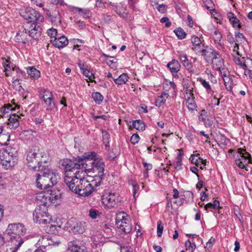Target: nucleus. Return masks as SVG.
Listing matches in <instances>:
<instances>
[{
  "label": "nucleus",
  "instance_id": "nucleus-42",
  "mask_svg": "<svg viewBox=\"0 0 252 252\" xmlns=\"http://www.w3.org/2000/svg\"><path fill=\"white\" fill-rule=\"evenodd\" d=\"M132 126L139 131H143L145 129L144 124L140 120L134 121L132 123Z\"/></svg>",
  "mask_w": 252,
  "mask_h": 252
},
{
  "label": "nucleus",
  "instance_id": "nucleus-17",
  "mask_svg": "<svg viewBox=\"0 0 252 252\" xmlns=\"http://www.w3.org/2000/svg\"><path fill=\"white\" fill-rule=\"evenodd\" d=\"M2 65L4 68V71L6 76H9L13 75L16 72L20 77V74H23V72L18 68L14 67L10 64V63L8 60L3 61Z\"/></svg>",
  "mask_w": 252,
  "mask_h": 252
},
{
  "label": "nucleus",
  "instance_id": "nucleus-34",
  "mask_svg": "<svg viewBox=\"0 0 252 252\" xmlns=\"http://www.w3.org/2000/svg\"><path fill=\"white\" fill-rule=\"evenodd\" d=\"M179 59L183 65L187 68H190L192 66L191 63L188 59L187 56L181 53L179 55Z\"/></svg>",
  "mask_w": 252,
  "mask_h": 252
},
{
  "label": "nucleus",
  "instance_id": "nucleus-52",
  "mask_svg": "<svg viewBox=\"0 0 252 252\" xmlns=\"http://www.w3.org/2000/svg\"><path fill=\"white\" fill-rule=\"evenodd\" d=\"M99 215V211L95 209H91L89 211V216L92 219H96Z\"/></svg>",
  "mask_w": 252,
  "mask_h": 252
},
{
  "label": "nucleus",
  "instance_id": "nucleus-63",
  "mask_svg": "<svg viewBox=\"0 0 252 252\" xmlns=\"http://www.w3.org/2000/svg\"><path fill=\"white\" fill-rule=\"evenodd\" d=\"M182 161L177 160L174 164V167L175 169L177 171L180 170L182 169Z\"/></svg>",
  "mask_w": 252,
  "mask_h": 252
},
{
  "label": "nucleus",
  "instance_id": "nucleus-12",
  "mask_svg": "<svg viewBox=\"0 0 252 252\" xmlns=\"http://www.w3.org/2000/svg\"><path fill=\"white\" fill-rule=\"evenodd\" d=\"M116 223L118 228L125 233H129L132 230L129 216L122 212L117 214L116 218Z\"/></svg>",
  "mask_w": 252,
  "mask_h": 252
},
{
  "label": "nucleus",
  "instance_id": "nucleus-57",
  "mask_svg": "<svg viewBox=\"0 0 252 252\" xmlns=\"http://www.w3.org/2000/svg\"><path fill=\"white\" fill-rule=\"evenodd\" d=\"M120 252H133V251L129 245H123L120 247Z\"/></svg>",
  "mask_w": 252,
  "mask_h": 252
},
{
  "label": "nucleus",
  "instance_id": "nucleus-45",
  "mask_svg": "<svg viewBox=\"0 0 252 252\" xmlns=\"http://www.w3.org/2000/svg\"><path fill=\"white\" fill-rule=\"evenodd\" d=\"M198 80L199 81L203 87L206 89V91L208 93L210 94L211 93L213 92V91L212 90L209 82L201 78H198Z\"/></svg>",
  "mask_w": 252,
  "mask_h": 252
},
{
  "label": "nucleus",
  "instance_id": "nucleus-10",
  "mask_svg": "<svg viewBox=\"0 0 252 252\" xmlns=\"http://www.w3.org/2000/svg\"><path fill=\"white\" fill-rule=\"evenodd\" d=\"M233 60L236 64L239 65L244 70L245 75L252 79V60L249 58L237 56L232 54Z\"/></svg>",
  "mask_w": 252,
  "mask_h": 252
},
{
  "label": "nucleus",
  "instance_id": "nucleus-58",
  "mask_svg": "<svg viewBox=\"0 0 252 252\" xmlns=\"http://www.w3.org/2000/svg\"><path fill=\"white\" fill-rule=\"evenodd\" d=\"M139 139L140 137L139 135L135 133L131 136L130 138V142L132 144L135 145L139 142Z\"/></svg>",
  "mask_w": 252,
  "mask_h": 252
},
{
  "label": "nucleus",
  "instance_id": "nucleus-47",
  "mask_svg": "<svg viewBox=\"0 0 252 252\" xmlns=\"http://www.w3.org/2000/svg\"><path fill=\"white\" fill-rule=\"evenodd\" d=\"M79 14L84 18H87L91 16V12L89 9L77 8Z\"/></svg>",
  "mask_w": 252,
  "mask_h": 252
},
{
  "label": "nucleus",
  "instance_id": "nucleus-26",
  "mask_svg": "<svg viewBox=\"0 0 252 252\" xmlns=\"http://www.w3.org/2000/svg\"><path fill=\"white\" fill-rule=\"evenodd\" d=\"M190 160L192 163L195 164L197 166H200L201 169L206 165V161L200 157L199 154H192L190 156Z\"/></svg>",
  "mask_w": 252,
  "mask_h": 252
},
{
  "label": "nucleus",
  "instance_id": "nucleus-37",
  "mask_svg": "<svg viewBox=\"0 0 252 252\" xmlns=\"http://www.w3.org/2000/svg\"><path fill=\"white\" fill-rule=\"evenodd\" d=\"M215 43L217 44V47L219 48V46L221 48H223V44L221 43V40L222 38L221 34L218 30H215L214 32V37H213Z\"/></svg>",
  "mask_w": 252,
  "mask_h": 252
},
{
  "label": "nucleus",
  "instance_id": "nucleus-46",
  "mask_svg": "<svg viewBox=\"0 0 252 252\" xmlns=\"http://www.w3.org/2000/svg\"><path fill=\"white\" fill-rule=\"evenodd\" d=\"M174 32L175 33L177 36L181 39L185 38L187 35L186 32L181 28H178L175 30Z\"/></svg>",
  "mask_w": 252,
  "mask_h": 252
},
{
  "label": "nucleus",
  "instance_id": "nucleus-53",
  "mask_svg": "<svg viewBox=\"0 0 252 252\" xmlns=\"http://www.w3.org/2000/svg\"><path fill=\"white\" fill-rule=\"evenodd\" d=\"M57 30L54 28H50L47 31V35L52 38H54L55 39V38H57Z\"/></svg>",
  "mask_w": 252,
  "mask_h": 252
},
{
  "label": "nucleus",
  "instance_id": "nucleus-49",
  "mask_svg": "<svg viewBox=\"0 0 252 252\" xmlns=\"http://www.w3.org/2000/svg\"><path fill=\"white\" fill-rule=\"evenodd\" d=\"M185 247L187 250H189L191 252H193L196 249V245L195 243H191L189 240L186 241Z\"/></svg>",
  "mask_w": 252,
  "mask_h": 252
},
{
  "label": "nucleus",
  "instance_id": "nucleus-5",
  "mask_svg": "<svg viewBox=\"0 0 252 252\" xmlns=\"http://www.w3.org/2000/svg\"><path fill=\"white\" fill-rule=\"evenodd\" d=\"M38 205L33 213V220L36 223L45 224L51 222V217L48 213V205L37 201Z\"/></svg>",
  "mask_w": 252,
  "mask_h": 252
},
{
  "label": "nucleus",
  "instance_id": "nucleus-14",
  "mask_svg": "<svg viewBox=\"0 0 252 252\" xmlns=\"http://www.w3.org/2000/svg\"><path fill=\"white\" fill-rule=\"evenodd\" d=\"M237 152L239 154L238 158L235 159L236 165L241 169H245L248 171L247 166L249 163L252 162V158L251 155L246 150L239 148L237 149Z\"/></svg>",
  "mask_w": 252,
  "mask_h": 252
},
{
  "label": "nucleus",
  "instance_id": "nucleus-55",
  "mask_svg": "<svg viewBox=\"0 0 252 252\" xmlns=\"http://www.w3.org/2000/svg\"><path fill=\"white\" fill-rule=\"evenodd\" d=\"M48 246H58L60 244V241L57 240L55 238L52 237L49 235V239H48Z\"/></svg>",
  "mask_w": 252,
  "mask_h": 252
},
{
  "label": "nucleus",
  "instance_id": "nucleus-13",
  "mask_svg": "<svg viewBox=\"0 0 252 252\" xmlns=\"http://www.w3.org/2000/svg\"><path fill=\"white\" fill-rule=\"evenodd\" d=\"M86 222L77 221L74 219L68 220L64 226V229L74 234H82L85 230Z\"/></svg>",
  "mask_w": 252,
  "mask_h": 252
},
{
  "label": "nucleus",
  "instance_id": "nucleus-31",
  "mask_svg": "<svg viewBox=\"0 0 252 252\" xmlns=\"http://www.w3.org/2000/svg\"><path fill=\"white\" fill-rule=\"evenodd\" d=\"M28 75L32 78L37 79L40 77V72L34 66H29L27 68Z\"/></svg>",
  "mask_w": 252,
  "mask_h": 252
},
{
  "label": "nucleus",
  "instance_id": "nucleus-28",
  "mask_svg": "<svg viewBox=\"0 0 252 252\" xmlns=\"http://www.w3.org/2000/svg\"><path fill=\"white\" fill-rule=\"evenodd\" d=\"M13 101L14 100H12L11 101V102H12V104L8 103L4 104L3 107H1L0 108V112L2 114L4 115L6 113H9L10 111L15 110L16 108L19 109L20 108V106L17 104Z\"/></svg>",
  "mask_w": 252,
  "mask_h": 252
},
{
  "label": "nucleus",
  "instance_id": "nucleus-22",
  "mask_svg": "<svg viewBox=\"0 0 252 252\" xmlns=\"http://www.w3.org/2000/svg\"><path fill=\"white\" fill-rule=\"evenodd\" d=\"M72 174H73V177L77 179L79 181L83 180H87L86 178L87 174H89L88 172L84 169L82 168H77L76 167H73L71 169Z\"/></svg>",
  "mask_w": 252,
  "mask_h": 252
},
{
  "label": "nucleus",
  "instance_id": "nucleus-44",
  "mask_svg": "<svg viewBox=\"0 0 252 252\" xmlns=\"http://www.w3.org/2000/svg\"><path fill=\"white\" fill-rule=\"evenodd\" d=\"M220 208V202L218 200H215L213 203H208L205 206L204 209L208 210L209 209L214 210H218Z\"/></svg>",
  "mask_w": 252,
  "mask_h": 252
},
{
  "label": "nucleus",
  "instance_id": "nucleus-20",
  "mask_svg": "<svg viewBox=\"0 0 252 252\" xmlns=\"http://www.w3.org/2000/svg\"><path fill=\"white\" fill-rule=\"evenodd\" d=\"M28 31L29 37L38 40L41 35V29L38 24L32 23Z\"/></svg>",
  "mask_w": 252,
  "mask_h": 252
},
{
  "label": "nucleus",
  "instance_id": "nucleus-33",
  "mask_svg": "<svg viewBox=\"0 0 252 252\" xmlns=\"http://www.w3.org/2000/svg\"><path fill=\"white\" fill-rule=\"evenodd\" d=\"M129 77L126 73H123L117 78L113 79L114 81L117 85L125 84L128 80Z\"/></svg>",
  "mask_w": 252,
  "mask_h": 252
},
{
  "label": "nucleus",
  "instance_id": "nucleus-48",
  "mask_svg": "<svg viewBox=\"0 0 252 252\" xmlns=\"http://www.w3.org/2000/svg\"><path fill=\"white\" fill-rule=\"evenodd\" d=\"M235 37L236 41L237 43H241L245 40V37L244 34L242 33H240L238 32H235Z\"/></svg>",
  "mask_w": 252,
  "mask_h": 252
},
{
  "label": "nucleus",
  "instance_id": "nucleus-6",
  "mask_svg": "<svg viewBox=\"0 0 252 252\" xmlns=\"http://www.w3.org/2000/svg\"><path fill=\"white\" fill-rule=\"evenodd\" d=\"M0 159L4 168L10 169L17 162V152L15 149L8 148L0 152Z\"/></svg>",
  "mask_w": 252,
  "mask_h": 252
},
{
  "label": "nucleus",
  "instance_id": "nucleus-60",
  "mask_svg": "<svg viewBox=\"0 0 252 252\" xmlns=\"http://www.w3.org/2000/svg\"><path fill=\"white\" fill-rule=\"evenodd\" d=\"M227 41L230 44V45L234 44L237 43L236 41L235 38H234L233 36V35L230 33H229L227 34Z\"/></svg>",
  "mask_w": 252,
  "mask_h": 252
},
{
  "label": "nucleus",
  "instance_id": "nucleus-16",
  "mask_svg": "<svg viewBox=\"0 0 252 252\" xmlns=\"http://www.w3.org/2000/svg\"><path fill=\"white\" fill-rule=\"evenodd\" d=\"M220 71L221 77L224 81V84L226 89L229 92H232L233 80L230 76L229 71L227 68L223 66L220 69H218Z\"/></svg>",
  "mask_w": 252,
  "mask_h": 252
},
{
  "label": "nucleus",
  "instance_id": "nucleus-36",
  "mask_svg": "<svg viewBox=\"0 0 252 252\" xmlns=\"http://www.w3.org/2000/svg\"><path fill=\"white\" fill-rule=\"evenodd\" d=\"M49 239V235L42 236L38 240L36 245L40 247L46 248L48 246V239Z\"/></svg>",
  "mask_w": 252,
  "mask_h": 252
},
{
  "label": "nucleus",
  "instance_id": "nucleus-41",
  "mask_svg": "<svg viewBox=\"0 0 252 252\" xmlns=\"http://www.w3.org/2000/svg\"><path fill=\"white\" fill-rule=\"evenodd\" d=\"M186 104L189 110L191 111L195 110L197 107L194 98H187L186 101Z\"/></svg>",
  "mask_w": 252,
  "mask_h": 252
},
{
  "label": "nucleus",
  "instance_id": "nucleus-21",
  "mask_svg": "<svg viewBox=\"0 0 252 252\" xmlns=\"http://www.w3.org/2000/svg\"><path fill=\"white\" fill-rule=\"evenodd\" d=\"M191 42L192 44L191 49L194 51L195 53H198L200 50L202 49L205 45L204 41L202 38L198 37L196 35H192L190 39Z\"/></svg>",
  "mask_w": 252,
  "mask_h": 252
},
{
  "label": "nucleus",
  "instance_id": "nucleus-24",
  "mask_svg": "<svg viewBox=\"0 0 252 252\" xmlns=\"http://www.w3.org/2000/svg\"><path fill=\"white\" fill-rule=\"evenodd\" d=\"M212 59V65L214 69L218 70L221 69L224 66L223 60L221 58L220 54L218 52L215 53Z\"/></svg>",
  "mask_w": 252,
  "mask_h": 252
},
{
  "label": "nucleus",
  "instance_id": "nucleus-15",
  "mask_svg": "<svg viewBox=\"0 0 252 252\" xmlns=\"http://www.w3.org/2000/svg\"><path fill=\"white\" fill-rule=\"evenodd\" d=\"M121 201V198L118 194L116 193H109L102 196V202L103 204L108 209L115 207L116 204Z\"/></svg>",
  "mask_w": 252,
  "mask_h": 252
},
{
  "label": "nucleus",
  "instance_id": "nucleus-25",
  "mask_svg": "<svg viewBox=\"0 0 252 252\" xmlns=\"http://www.w3.org/2000/svg\"><path fill=\"white\" fill-rule=\"evenodd\" d=\"M167 67L170 70L175 77L178 78L177 73L180 70L181 65L179 62L176 60H173L167 65Z\"/></svg>",
  "mask_w": 252,
  "mask_h": 252
},
{
  "label": "nucleus",
  "instance_id": "nucleus-35",
  "mask_svg": "<svg viewBox=\"0 0 252 252\" xmlns=\"http://www.w3.org/2000/svg\"><path fill=\"white\" fill-rule=\"evenodd\" d=\"M210 94L213 97L212 104L214 106H219L220 103V100L223 97L222 94L220 93L218 95L216 91H213Z\"/></svg>",
  "mask_w": 252,
  "mask_h": 252
},
{
  "label": "nucleus",
  "instance_id": "nucleus-4",
  "mask_svg": "<svg viewBox=\"0 0 252 252\" xmlns=\"http://www.w3.org/2000/svg\"><path fill=\"white\" fill-rule=\"evenodd\" d=\"M40 173L36 175V187L41 189H47L56 185L60 179V176L55 170L49 168L47 165L43 167Z\"/></svg>",
  "mask_w": 252,
  "mask_h": 252
},
{
  "label": "nucleus",
  "instance_id": "nucleus-38",
  "mask_svg": "<svg viewBox=\"0 0 252 252\" xmlns=\"http://www.w3.org/2000/svg\"><path fill=\"white\" fill-rule=\"evenodd\" d=\"M10 134L8 133H1L0 134V144L2 146L8 145L10 140Z\"/></svg>",
  "mask_w": 252,
  "mask_h": 252
},
{
  "label": "nucleus",
  "instance_id": "nucleus-56",
  "mask_svg": "<svg viewBox=\"0 0 252 252\" xmlns=\"http://www.w3.org/2000/svg\"><path fill=\"white\" fill-rule=\"evenodd\" d=\"M163 230V226L161 224V221H158L157 223V235L158 237H161Z\"/></svg>",
  "mask_w": 252,
  "mask_h": 252
},
{
  "label": "nucleus",
  "instance_id": "nucleus-64",
  "mask_svg": "<svg viewBox=\"0 0 252 252\" xmlns=\"http://www.w3.org/2000/svg\"><path fill=\"white\" fill-rule=\"evenodd\" d=\"M157 9L160 13H164L166 11V5L163 4H159L158 6Z\"/></svg>",
  "mask_w": 252,
  "mask_h": 252
},
{
  "label": "nucleus",
  "instance_id": "nucleus-50",
  "mask_svg": "<svg viewBox=\"0 0 252 252\" xmlns=\"http://www.w3.org/2000/svg\"><path fill=\"white\" fill-rule=\"evenodd\" d=\"M207 113L206 110H202L200 111V114L198 116V119L200 121H201L204 123L205 125H206V118L207 117Z\"/></svg>",
  "mask_w": 252,
  "mask_h": 252
},
{
  "label": "nucleus",
  "instance_id": "nucleus-18",
  "mask_svg": "<svg viewBox=\"0 0 252 252\" xmlns=\"http://www.w3.org/2000/svg\"><path fill=\"white\" fill-rule=\"evenodd\" d=\"M43 93L42 97L45 103L47 105V110H53L55 107L54 97L52 92L48 90L43 89L41 90Z\"/></svg>",
  "mask_w": 252,
  "mask_h": 252
},
{
  "label": "nucleus",
  "instance_id": "nucleus-23",
  "mask_svg": "<svg viewBox=\"0 0 252 252\" xmlns=\"http://www.w3.org/2000/svg\"><path fill=\"white\" fill-rule=\"evenodd\" d=\"M20 116L13 114L10 116L6 123L7 127L12 130H15L19 126V119Z\"/></svg>",
  "mask_w": 252,
  "mask_h": 252
},
{
  "label": "nucleus",
  "instance_id": "nucleus-9",
  "mask_svg": "<svg viewBox=\"0 0 252 252\" xmlns=\"http://www.w3.org/2000/svg\"><path fill=\"white\" fill-rule=\"evenodd\" d=\"M65 159L61 160L62 165L64 167V182L68 187V188L74 193H77L78 188L79 187V181L73 177V174H72L71 169L75 166L68 167V166L64 165L63 162Z\"/></svg>",
  "mask_w": 252,
  "mask_h": 252
},
{
  "label": "nucleus",
  "instance_id": "nucleus-61",
  "mask_svg": "<svg viewBox=\"0 0 252 252\" xmlns=\"http://www.w3.org/2000/svg\"><path fill=\"white\" fill-rule=\"evenodd\" d=\"M186 95H185V98L186 99H187V98H195L193 94V89H191V90H189V91H186Z\"/></svg>",
  "mask_w": 252,
  "mask_h": 252
},
{
  "label": "nucleus",
  "instance_id": "nucleus-7",
  "mask_svg": "<svg viewBox=\"0 0 252 252\" xmlns=\"http://www.w3.org/2000/svg\"><path fill=\"white\" fill-rule=\"evenodd\" d=\"M61 195L59 190H47L37 194L36 199L39 203H44L49 206L50 203H54L55 201L60 198Z\"/></svg>",
  "mask_w": 252,
  "mask_h": 252
},
{
  "label": "nucleus",
  "instance_id": "nucleus-1",
  "mask_svg": "<svg viewBox=\"0 0 252 252\" xmlns=\"http://www.w3.org/2000/svg\"><path fill=\"white\" fill-rule=\"evenodd\" d=\"M63 164L68 167L76 166L77 168H84L90 173L89 176L96 178L95 180L100 184L104 175V162L96 153H85L82 157H77L74 161L65 159Z\"/></svg>",
  "mask_w": 252,
  "mask_h": 252
},
{
  "label": "nucleus",
  "instance_id": "nucleus-2",
  "mask_svg": "<svg viewBox=\"0 0 252 252\" xmlns=\"http://www.w3.org/2000/svg\"><path fill=\"white\" fill-rule=\"evenodd\" d=\"M27 232V228L21 223H14L8 224L4 234L8 245L12 247V252H16L24 242L22 237Z\"/></svg>",
  "mask_w": 252,
  "mask_h": 252
},
{
  "label": "nucleus",
  "instance_id": "nucleus-43",
  "mask_svg": "<svg viewBox=\"0 0 252 252\" xmlns=\"http://www.w3.org/2000/svg\"><path fill=\"white\" fill-rule=\"evenodd\" d=\"M92 96L96 103L100 104L103 100V95L99 92L93 93Z\"/></svg>",
  "mask_w": 252,
  "mask_h": 252
},
{
  "label": "nucleus",
  "instance_id": "nucleus-59",
  "mask_svg": "<svg viewBox=\"0 0 252 252\" xmlns=\"http://www.w3.org/2000/svg\"><path fill=\"white\" fill-rule=\"evenodd\" d=\"M160 22L161 23H165V27L166 28H169L171 26V22L169 21V18L166 17H162L160 20Z\"/></svg>",
  "mask_w": 252,
  "mask_h": 252
},
{
  "label": "nucleus",
  "instance_id": "nucleus-40",
  "mask_svg": "<svg viewBox=\"0 0 252 252\" xmlns=\"http://www.w3.org/2000/svg\"><path fill=\"white\" fill-rule=\"evenodd\" d=\"M71 252H86V248L84 246H79L76 244H72L69 247Z\"/></svg>",
  "mask_w": 252,
  "mask_h": 252
},
{
  "label": "nucleus",
  "instance_id": "nucleus-8",
  "mask_svg": "<svg viewBox=\"0 0 252 252\" xmlns=\"http://www.w3.org/2000/svg\"><path fill=\"white\" fill-rule=\"evenodd\" d=\"M20 14L29 23L39 24L44 20V17L40 13L30 7L21 8Z\"/></svg>",
  "mask_w": 252,
  "mask_h": 252
},
{
  "label": "nucleus",
  "instance_id": "nucleus-30",
  "mask_svg": "<svg viewBox=\"0 0 252 252\" xmlns=\"http://www.w3.org/2000/svg\"><path fill=\"white\" fill-rule=\"evenodd\" d=\"M29 34L27 31L19 32L16 35V39L18 42L26 44L29 42Z\"/></svg>",
  "mask_w": 252,
  "mask_h": 252
},
{
  "label": "nucleus",
  "instance_id": "nucleus-11",
  "mask_svg": "<svg viewBox=\"0 0 252 252\" xmlns=\"http://www.w3.org/2000/svg\"><path fill=\"white\" fill-rule=\"evenodd\" d=\"M100 185L96 180H92L90 181L88 179L83 180L79 181L77 194L80 196H88L94 190V187L99 186Z\"/></svg>",
  "mask_w": 252,
  "mask_h": 252
},
{
  "label": "nucleus",
  "instance_id": "nucleus-39",
  "mask_svg": "<svg viewBox=\"0 0 252 252\" xmlns=\"http://www.w3.org/2000/svg\"><path fill=\"white\" fill-rule=\"evenodd\" d=\"M21 138L25 140H30L33 138V132L32 130H25L20 134Z\"/></svg>",
  "mask_w": 252,
  "mask_h": 252
},
{
  "label": "nucleus",
  "instance_id": "nucleus-3",
  "mask_svg": "<svg viewBox=\"0 0 252 252\" xmlns=\"http://www.w3.org/2000/svg\"><path fill=\"white\" fill-rule=\"evenodd\" d=\"M50 160L48 153L40 150L38 147L34 146L28 149L26 152V163L28 167L34 170H42L46 166L42 165Z\"/></svg>",
  "mask_w": 252,
  "mask_h": 252
},
{
  "label": "nucleus",
  "instance_id": "nucleus-29",
  "mask_svg": "<svg viewBox=\"0 0 252 252\" xmlns=\"http://www.w3.org/2000/svg\"><path fill=\"white\" fill-rule=\"evenodd\" d=\"M227 17L234 28L238 29L241 28L242 26L240 20L237 18L233 13L228 12L227 13Z\"/></svg>",
  "mask_w": 252,
  "mask_h": 252
},
{
  "label": "nucleus",
  "instance_id": "nucleus-62",
  "mask_svg": "<svg viewBox=\"0 0 252 252\" xmlns=\"http://www.w3.org/2000/svg\"><path fill=\"white\" fill-rule=\"evenodd\" d=\"M61 225L59 224L58 223H56L55 222H51L50 224V229L52 231H54L55 230H58V228H60Z\"/></svg>",
  "mask_w": 252,
  "mask_h": 252
},
{
  "label": "nucleus",
  "instance_id": "nucleus-54",
  "mask_svg": "<svg viewBox=\"0 0 252 252\" xmlns=\"http://www.w3.org/2000/svg\"><path fill=\"white\" fill-rule=\"evenodd\" d=\"M203 3L206 7V8L210 10H214V4L212 0H203Z\"/></svg>",
  "mask_w": 252,
  "mask_h": 252
},
{
  "label": "nucleus",
  "instance_id": "nucleus-27",
  "mask_svg": "<svg viewBox=\"0 0 252 252\" xmlns=\"http://www.w3.org/2000/svg\"><path fill=\"white\" fill-rule=\"evenodd\" d=\"M51 42L56 47L60 49L65 47L67 45L68 41L64 36H61L51 40Z\"/></svg>",
  "mask_w": 252,
  "mask_h": 252
},
{
  "label": "nucleus",
  "instance_id": "nucleus-32",
  "mask_svg": "<svg viewBox=\"0 0 252 252\" xmlns=\"http://www.w3.org/2000/svg\"><path fill=\"white\" fill-rule=\"evenodd\" d=\"M168 97L169 94L165 92L162 93L160 96L156 98L155 101L156 105L158 107L162 106L165 103Z\"/></svg>",
  "mask_w": 252,
  "mask_h": 252
},
{
  "label": "nucleus",
  "instance_id": "nucleus-51",
  "mask_svg": "<svg viewBox=\"0 0 252 252\" xmlns=\"http://www.w3.org/2000/svg\"><path fill=\"white\" fill-rule=\"evenodd\" d=\"M230 48L232 49V51L233 52V54H234L237 56H242V55L240 53L239 51V46L238 43H236L234 44L230 45Z\"/></svg>",
  "mask_w": 252,
  "mask_h": 252
},
{
  "label": "nucleus",
  "instance_id": "nucleus-19",
  "mask_svg": "<svg viewBox=\"0 0 252 252\" xmlns=\"http://www.w3.org/2000/svg\"><path fill=\"white\" fill-rule=\"evenodd\" d=\"M218 52L214 49L209 47L207 45H205L204 47L200 50V51L197 53V55H201L203 56L204 59L207 62H209L213 59V56L216 55V53Z\"/></svg>",
  "mask_w": 252,
  "mask_h": 252
}]
</instances>
